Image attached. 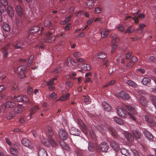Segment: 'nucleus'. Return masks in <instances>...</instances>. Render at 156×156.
I'll return each mask as SVG.
<instances>
[{"label": "nucleus", "mask_w": 156, "mask_h": 156, "mask_svg": "<svg viewBox=\"0 0 156 156\" xmlns=\"http://www.w3.org/2000/svg\"><path fill=\"white\" fill-rule=\"evenodd\" d=\"M110 144L111 147L114 150L118 151L119 149V146L118 144L114 141L112 140L110 142Z\"/></svg>", "instance_id": "obj_13"}, {"label": "nucleus", "mask_w": 156, "mask_h": 156, "mask_svg": "<svg viewBox=\"0 0 156 156\" xmlns=\"http://www.w3.org/2000/svg\"><path fill=\"white\" fill-rule=\"evenodd\" d=\"M100 147L102 152H106L107 151L109 148V146L107 143L105 142H103L100 144Z\"/></svg>", "instance_id": "obj_10"}, {"label": "nucleus", "mask_w": 156, "mask_h": 156, "mask_svg": "<svg viewBox=\"0 0 156 156\" xmlns=\"http://www.w3.org/2000/svg\"><path fill=\"white\" fill-rule=\"evenodd\" d=\"M73 82L67 80L65 83V87L66 89L69 90L73 86Z\"/></svg>", "instance_id": "obj_31"}, {"label": "nucleus", "mask_w": 156, "mask_h": 156, "mask_svg": "<svg viewBox=\"0 0 156 156\" xmlns=\"http://www.w3.org/2000/svg\"><path fill=\"white\" fill-rule=\"evenodd\" d=\"M144 16L145 15L144 14H140L138 16L133 17V19L134 20V22L135 23L138 24V19L139 18L142 19L144 18Z\"/></svg>", "instance_id": "obj_25"}, {"label": "nucleus", "mask_w": 156, "mask_h": 156, "mask_svg": "<svg viewBox=\"0 0 156 156\" xmlns=\"http://www.w3.org/2000/svg\"><path fill=\"white\" fill-rule=\"evenodd\" d=\"M150 98L153 102L154 105H155L154 104H156V97L153 95H151Z\"/></svg>", "instance_id": "obj_60"}, {"label": "nucleus", "mask_w": 156, "mask_h": 156, "mask_svg": "<svg viewBox=\"0 0 156 156\" xmlns=\"http://www.w3.org/2000/svg\"><path fill=\"white\" fill-rule=\"evenodd\" d=\"M102 105L104 108L105 111L109 112L111 110V106L106 101H104L102 103Z\"/></svg>", "instance_id": "obj_21"}, {"label": "nucleus", "mask_w": 156, "mask_h": 156, "mask_svg": "<svg viewBox=\"0 0 156 156\" xmlns=\"http://www.w3.org/2000/svg\"><path fill=\"white\" fill-rule=\"evenodd\" d=\"M94 0H88L87 2V5L89 9H91L94 7Z\"/></svg>", "instance_id": "obj_23"}, {"label": "nucleus", "mask_w": 156, "mask_h": 156, "mask_svg": "<svg viewBox=\"0 0 156 156\" xmlns=\"http://www.w3.org/2000/svg\"><path fill=\"white\" fill-rule=\"evenodd\" d=\"M134 136L136 139H140L141 137V134L139 133L138 131L135 130H133L132 132Z\"/></svg>", "instance_id": "obj_42"}, {"label": "nucleus", "mask_w": 156, "mask_h": 156, "mask_svg": "<svg viewBox=\"0 0 156 156\" xmlns=\"http://www.w3.org/2000/svg\"><path fill=\"white\" fill-rule=\"evenodd\" d=\"M22 101L25 102H27L29 101L28 98L27 97L24 95H22Z\"/></svg>", "instance_id": "obj_64"}, {"label": "nucleus", "mask_w": 156, "mask_h": 156, "mask_svg": "<svg viewBox=\"0 0 156 156\" xmlns=\"http://www.w3.org/2000/svg\"><path fill=\"white\" fill-rule=\"evenodd\" d=\"M97 56H99L98 58L102 59L105 58L106 57V55L103 52H101L98 53Z\"/></svg>", "instance_id": "obj_52"}, {"label": "nucleus", "mask_w": 156, "mask_h": 156, "mask_svg": "<svg viewBox=\"0 0 156 156\" xmlns=\"http://www.w3.org/2000/svg\"><path fill=\"white\" fill-rule=\"evenodd\" d=\"M69 132L71 134L77 136H79L80 133V131L75 127L71 128Z\"/></svg>", "instance_id": "obj_12"}, {"label": "nucleus", "mask_w": 156, "mask_h": 156, "mask_svg": "<svg viewBox=\"0 0 156 156\" xmlns=\"http://www.w3.org/2000/svg\"><path fill=\"white\" fill-rule=\"evenodd\" d=\"M40 29L38 26H34L32 27L30 29V33L35 34Z\"/></svg>", "instance_id": "obj_34"}, {"label": "nucleus", "mask_w": 156, "mask_h": 156, "mask_svg": "<svg viewBox=\"0 0 156 156\" xmlns=\"http://www.w3.org/2000/svg\"><path fill=\"white\" fill-rule=\"evenodd\" d=\"M62 69V66H60L55 68L53 71V73L54 74L59 73L61 72Z\"/></svg>", "instance_id": "obj_46"}, {"label": "nucleus", "mask_w": 156, "mask_h": 156, "mask_svg": "<svg viewBox=\"0 0 156 156\" xmlns=\"http://www.w3.org/2000/svg\"><path fill=\"white\" fill-rule=\"evenodd\" d=\"M22 144L24 146L32 149L34 148V145L30 141L26 138H24L22 140Z\"/></svg>", "instance_id": "obj_5"}, {"label": "nucleus", "mask_w": 156, "mask_h": 156, "mask_svg": "<svg viewBox=\"0 0 156 156\" xmlns=\"http://www.w3.org/2000/svg\"><path fill=\"white\" fill-rule=\"evenodd\" d=\"M39 109V108L38 106L37 105H35L34 107H33L30 111V115L31 116L32 115L35 113L37 110H38Z\"/></svg>", "instance_id": "obj_38"}, {"label": "nucleus", "mask_w": 156, "mask_h": 156, "mask_svg": "<svg viewBox=\"0 0 156 156\" xmlns=\"http://www.w3.org/2000/svg\"><path fill=\"white\" fill-rule=\"evenodd\" d=\"M34 56L33 55H31L29 57L28 63L27 64V66L29 67L30 66L32 63L34 59Z\"/></svg>", "instance_id": "obj_49"}, {"label": "nucleus", "mask_w": 156, "mask_h": 156, "mask_svg": "<svg viewBox=\"0 0 156 156\" xmlns=\"http://www.w3.org/2000/svg\"><path fill=\"white\" fill-rule=\"evenodd\" d=\"M110 37L112 39V43H115L119 40V38L116 36H114L113 34L110 35Z\"/></svg>", "instance_id": "obj_45"}, {"label": "nucleus", "mask_w": 156, "mask_h": 156, "mask_svg": "<svg viewBox=\"0 0 156 156\" xmlns=\"http://www.w3.org/2000/svg\"><path fill=\"white\" fill-rule=\"evenodd\" d=\"M58 76L57 75L55 76L54 78H52L51 80L49 81L48 83V85L49 86L52 85L54 84V81L57 79Z\"/></svg>", "instance_id": "obj_51"}, {"label": "nucleus", "mask_w": 156, "mask_h": 156, "mask_svg": "<svg viewBox=\"0 0 156 156\" xmlns=\"http://www.w3.org/2000/svg\"><path fill=\"white\" fill-rule=\"evenodd\" d=\"M155 58L153 56H150L148 57V60L149 62H154L156 61Z\"/></svg>", "instance_id": "obj_58"}, {"label": "nucleus", "mask_w": 156, "mask_h": 156, "mask_svg": "<svg viewBox=\"0 0 156 156\" xmlns=\"http://www.w3.org/2000/svg\"><path fill=\"white\" fill-rule=\"evenodd\" d=\"M108 130L112 136L114 138H116L117 137V133L114 128L109 127L108 128Z\"/></svg>", "instance_id": "obj_32"}, {"label": "nucleus", "mask_w": 156, "mask_h": 156, "mask_svg": "<svg viewBox=\"0 0 156 156\" xmlns=\"http://www.w3.org/2000/svg\"><path fill=\"white\" fill-rule=\"evenodd\" d=\"M45 128L46 132L48 136L49 140L48 141L46 138H44L41 141L42 143L46 146H49L50 144H51L52 147H56L57 146V144L52 137L53 135V132L51 128L49 126H46Z\"/></svg>", "instance_id": "obj_2"}, {"label": "nucleus", "mask_w": 156, "mask_h": 156, "mask_svg": "<svg viewBox=\"0 0 156 156\" xmlns=\"http://www.w3.org/2000/svg\"><path fill=\"white\" fill-rule=\"evenodd\" d=\"M126 109L129 111V112H126V110L123 108L120 107L116 108V111L119 115L121 117L125 118L129 116L133 120H135L136 119L133 114L136 115L137 112L135 108L129 105H126Z\"/></svg>", "instance_id": "obj_1"}, {"label": "nucleus", "mask_w": 156, "mask_h": 156, "mask_svg": "<svg viewBox=\"0 0 156 156\" xmlns=\"http://www.w3.org/2000/svg\"><path fill=\"white\" fill-rule=\"evenodd\" d=\"M23 107L22 105H18L14 109V112L17 114L21 113L23 109Z\"/></svg>", "instance_id": "obj_28"}, {"label": "nucleus", "mask_w": 156, "mask_h": 156, "mask_svg": "<svg viewBox=\"0 0 156 156\" xmlns=\"http://www.w3.org/2000/svg\"><path fill=\"white\" fill-rule=\"evenodd\" d=\"M1 4L4 7V8L3 9V11L4 12L6 10V6L8 4V2L7 0H0Z\"/></svg>", "instance_id": "obj_35"}, {"label": "nucleus", "mask_w": 156, "mask_h": 156, "mask_svg": "<svg viewBox=\"0 0 156 156\" xmlns=\"http://www.w3.org/2000/svg\"><path fill=\"white\" fill-rule=\"evenodd\" d=\"M117 98H120L124 100H129L130 98V96L129 94L125 91H121L120 92L117 96Z\"/></svg>", "instance_id": "obj_6"}, {"label": "nucleus", "mask_w": 156, "mask_h": 156, "mask_svg": "<svg viewBox=\"0 0 156 156\" xmlns=\"http://www.w3.org/2000/svg\"><path fill=\"white\" fill-rule=\"evenodd\" d=\"M38 156H48L46 151L44 148L40 147L38 151Z\"/></svg>", "instance_id": "obj_17"}, {"label": "nucleus", "mask_w": 156, "mask_h": 156, "mask_svg": "<svg viewBox=\"0 0 156 156\" xmlns=\"http://www.w3.org/2000/svg\"><path fill=\"white\" fill-rule=\"evenodd\" d=\"M22 95H18L17 97L14 96L13 100L15 101L20 102L22 101Z\"/></svg>", "instance_id": "obj_50"}, {"label": "nucleus", "mask_w": 156, "mask_h": 156, "mask_svg": "<svg viewBox=\"0 0 156 156\" xmlns=\"http://www.w3.org/2000/svg\"><path fill=\"white\" fill-rule=\"evenodd\" d=\"M24 45V42L23 41H18V42L15 45V48L16 49L21 48L22 46Z\"/></svg>", "instance_id": "obj_43"}, {"label": "nucleus", "mask_w": 156, "mask_h": 156, "mask_svg": "<svg viewBox=\"0 0 156 156\" xmlns=\"http://www.w3.org/2000/svg\"><path fill=\"white\" fill-rule=\"evenodd\" d=\"M68 59L69 62H70L73 66H77L78 68H80V64H78L77 62H75L74 59H72L70 57L68 58Z\"/></svg>", "instance_id": "obj_44"}, {"label": "nucleus", "mask_w": 156, "mask_h": 156, "mask_svg": "<svg viewBox=\"0 0 156 156\" xmlns=\"http://www.w3.org/2000/svg\"><path fill=\"white\" fill-rule=\"evenodd\" d=\"M7 10L9 16L11 17H12L13 16L14 14L13 10L12 7L10 6H8Z\"/></svg>", "instance_id": "obj_40"}, {"label": "nucleus", "mask_w": 156, "mask_h": 156, "mask_svg": "<svg viewBox=\"0 0 156 156\" xmlns=\"http://www.w3.org/2000/svg\"><path fill=\"white\" fill-rule=\"evenodd\" d=\"M110 31V30H108L106 29L103 30L101 32L102 38H105L106 37Z\"/></svg>", "instance_id": "obj_33"}, {"label": "nucleus", "mask_w": 156, "mask_h": 156, "mask_svg": "<svg viewBox=\"0 0 156 156\" xmlns=\"http://www.w3.org/2000/svg\"><path fill=\"white\" fill-rule=\"evenodd\" d=\"M89 133L92 138V139L94 140L95 141L96 140V135L94 132L92 130L89 131Z\"/></svg>", "instance_id": "obj_55"}, {"label": "nucleus", "mask_w": 156, "mask_h": 156, "mask_svg": "<svg viewBox=\"0 0 156 156\" xmlns=\"http://www.w3.org/2000/svg\"><path fill=\"white\" fill-rule=\"evenodd\" d=\"M44 25L45 27H48L49 28H51V31L49 32L46 34L45 40L46 42H53L55 39V37L52 34V33L55 32V30L52 29V23L49 20L45 21L44 23Z\"/></svg>", "instance_id": "obj_3"}, {"label": "nucleus", "mask_w": 156, "mask_h": 156, "mask_svg": "<svg viewBox=\"0 0 156 156\" xmlns=\"http://www.w3.org/2000/svg\"><path fill=\"white\" fill-rule=\"evenodd\" d=\"M77 122L78 124L81 128V130L86 135L87 133V129L86 126L81 119H78Z\"/></svg>", "instance_id": "obj_7"}, {"label": "nucleus", "mask_w": 156, "mask_h": 156, "mask_svg": "<svg viewBox=\"0 0 156 156\" xmlns=\"http://www.w3.org/2000/svg\"><path fill=\"white\" fill-rule=\"evenodd\" d=\"M120 151L122 154L125 156H127L129 155V153L128 152L127 150L125 148H121Z\"/></svg>", "instance_id": "obj_48"}, {"label": "nucleus", "mask_w": 156, "mask_h": 156, "mask_svg": "<svg viewBox=\"0 0 156 156\" xmlns=\"http://www.w3.org/2000/svg\"><path fill=\"white\" fill-rule=\"evenodd\" d=\"M24 20V16H19V17H16L15 20V23L16 25L22 23Z\"/></svg>", "instance_id": "obj_19"}, {"label": "nucleus", "mask_w": 156, "mask_h": 156, "mask_svg": "<svg viewBox=\"0 0 156 156\" xmlns=\"http://www.w3.org/2000/svg\"><path fill=\"white\" fill-rule=\"evenodd\" d=\"M115 80H112L110 82L107 83L105 85V87H107L109 86L112 85L115 83Z\"/></svg>", "instance_id": "obj_59"}, {"label": "nucleus", "mask_w": 156, "mask_h": 156, "mask_svg": "<svg viewBox=\"0 0 156 156\" xmlns=\"http://www.w3.org/2000/svg\"><path fill=\"white\" fill-rule=\"evenodd\" d=\"M126 84L132 87H136L137 85L133 81L131 80H128L126 82Z\"/></svg>", "instance_id": "obj_47"}, {"label": "nucleus", "mask_w": 156, "mask_h": 156, "mask_svg": "<svg viewBox=\"0 0 156 156\" xmlns=\"http://www.w3.org/2000/svg\"><path fill=\"white\" fill-rule=\"evenodd\" d=\"M10 45V44H8L2 49L3 56L4 57L6 58L8 56V52L7 50L9 49Z\"/></svg>", "instance_id": "obj_20"}, {"label": "nucleus", "mask_w": 156, "mask_h": 156, "mask_svg": "<svg viewBox=\"0 0 156 156\" xmlns=\"http://www.w3.org/2000/svg\"><path fill=\"white\" fill-rule=\"evenodd\" d=\"M151 80L148 77H144L142 80V83L144 85H148L150 84Z\"/></svg>", "instance_id": "obj_29"}, {"label": "nucleus", "mask_w": 156, "mask_h": 156, "mask_svg": "<svg viewBox=\"0 0 156 156\" xmlns=\"http://www.w3.org/2000/svg\"><path fill=\"white\" fill-rule=\"evenodd\" d=\"M69 63V61L68 58H67V60L66 62L63 63H62L60 66H62V68H65L66 69H68L69 67L68 64Z\"/></svg>", "instance_id": "obj_39"}, {"label": "nucleus", "mask_w": 156, "mask_h": 156, "mask_svg": "<svg viewBox=\"0 0 156 156\" xmlns=\"http://www.w3.org/2000/svg\"><path fill=\"white\" fill-rule=\"evenodd\" d=\"M117 48L116 44H114L112 45V50L111 52L113 53Z\"/></svg>", "instance_id": "obj_62"}, {"label": "nucleus", "mask_w": 156, "mask_h": 156, "mask_svg": "<svg viewBox=\"0 0 156 156\" xmlns=\"http://www.w3.org/2000/svg\"><path fill=\"white\" fill-rule=\"evenodd\" d=\"M14 116L13 114V112H11L7 114V119H8L10 120L13 118Z\"/></svg>", "instance_id": "obj_57"}, {"label": "nucleus", "mask_w": 156, "mask_h": 156, "mask_svg": "<svg viewBox=\"0 0 156 156\" xmlns=\"http://www.w3.org/2000/svg\"><path fill=\"white\" fill-rule=\"evenodd\" d=\"M80 67L84 71L90 70L91 69V66L89 64H80Z\"/></svg>", "instance_id": "obj_14"}, {"label": "nucleus", "mask_w": 156, "mask_h": 156, "mask_svg": "<svg viewBox=\"0 0 156 156\" xmlns=\"http://www.w3.org/2000/svg\"><path fill=\"white\" fill-rule=\"evenodd\" d=\"M70 94L69 93H67L66 95H62L58 99V100H60L62 101H65L69 98Z\"/></svg>", "instance_id": "obj_36"}, {"label": "nucleus", "mask_w": 156, "mask_h": 156, "mask_svg": "<svg viewBox=\"0 0 156 156\" xmlns=\"http://www.w3.org/2000/svg\"><path fill=\"white\" fill-rule=\"evenodd\" d=\"M144 133L145 136L147 139L151 141L153 140L154 136L151 133L146 130L144 131Z\"/></svg>", "instance_id": "obj_16"}, {"label": "nucleus", "mask_w": 156, "mask_h": 156, "mask_svg": "<svg viewBox=\"0 0 156 156\" xmlns=\"http://www.w3.org/2000/svg\"><path fill=\"white\" fill-rule=\"evenodd\" d=\"M124 134L129 141H132L133 140L134 137L130 133L127 131H125L124 132Z\"/></svg>", "instance_id": "obj_18"}, {"label": "nucleus", "mask_w": 156, "mask_h": 156, "mask_svg": "<svg viewBox=\"0 0 156 156\" xmlns=\"http://www.w3.org/2000/svg\"><path fill=\"white\" fill-rule=\"evenodd\" d=\"M74 56L76 58H78L82 55L78 51H75L73 53Z\"/></svg>", "instance_id": "obj_56"}, {"label": "nucleus", "mask_w": 156, "mask_h": 156, "mask_svg": "<svg viewBox=\"0 0 156 156\" xmlns=\"http://www.w3.org/2000/svg\"><path fill=\"white\" fill-rule=\"evenodd\" d=\"M135 65L134 63H133L131 61L129 62L128 63L127 65L126 66L127 68H132L133 66Z\"/></svg>", "instance_id": "obj_61"}, {"label": "nucleus", "mask_w": 156, "mask_h": 156, "mask_svg": "<svg viewBox=\"0 0 156 156\" xmlns=\"http://www.w3.org/2000/svg\"><path fill=\"white\" fill-rule=\"evenodd\" d=\"M3 29L7 32L9 31L10 30V26L8 24L4 23L2 25Z\"/></svg>", "instance_id": "obj_41"}, {"label": "nucleus", "mask_w": 156, "mask_h": 156, "mask_svg": "<svg viewBox=\"0 0 156 156\" xmlns=\"http://www.w3.org/2000/svg\"><path fill=\"white\" fill-rule=\"evenodd\" d=\"M26 68L23 66H20L16 68L14 67V71L18 75L20 79H23L26 77L25 73Z\"/></svg>", "instance_id": "obj_4"}, {"label": "nucleus", "mask_w": 156, "mask_h": 156, "mask_svg": "<svg viewBox=\"0 0 156 156\" xmlns=\"http://www.w3.org/2000/svg\"><path fill=\"white\" fill-rule=\"evenodd\" d=\"M145 119L147 122L152 125L154 124V121L152 118L148 115H146L145 116Z\"/></svg>", "instance_id": "obj_26"}, {"label": "nucleus", "mask_w": 156, "mask_h": 156, "mask_svg": "<svg viewBox=\"0 0 156 156\" xmlns=\"http://www.w3.org/2000/svg\"><path fill=\"white\" fill-rule=\"evenodd\" d=\"M15 9L19 16H21L24 15L22 9L20 5H16Z\"/></svg>", "instance_id": "obj_15"}, {"label": "nucleus", "mask_w": 156, "mask_h": 156, "mask_svg": "<svg viewBox=\"0 0 156 156\" xmlns=\"http://www.w3.org/2000/svg\"><path fill=\"white\" fill-rule=\"evenodd\" d=\"M60 145L64 148L65 150L67 151L69 150V146L65 143L63 140H61L59 141Z\"/></svg>", "instance_id": "obj_24"}, {"label": "nucleus", "mask_w": 156, "mask_h": 156, "mask_svg": "<svg viewBox=\"0 0 156 156\" xmlns=\"http://www.w3.org/2000/svg\"><path fill=\"white\" fill-rule=\"evenodd\" d=\"M58 134L60 137L63 140H66L68 136L67 133L62 129L59 130Z\"/></svg>", "instance_id": "obj_9"}, {"label": "nucleus", "mask_w": 156, "mask_h": 156, "mask_svg": "<svg viewBox=\"0 0 156 156\" xmlns=\"http://www.w3.org/2000/svg\"><path fill=\"white\" fill-rule=\"evenodd\" d=\"M139 102L143 107H146L147 106V101L144 97L141 96L140 98Z\"/></svg>", "instance_id": "obj_22"}, {"label": "nucleus", "mask_w": 156, "mask_h": 156, "mask_svg": "<svg viewBox=\"0 0 156 156\" xmlns=\"http://www.w3.org/2000/svg\"><path fill=\"white\" fill-rule=\"evenodd\" d=\"M113 118L114 121L120 125H122L123 124L122 120L119 118L115 116Z\"/></svg>", "instance_id": "obj_37"}, {"label": "nucleus", "mask_w": 156, "mask_h": 156, "mask_svg": "<svg viewBox=\"0 0 156 156\" xmlns=\"http://www.w3.org/2000/svg\"><path fill=\"white\" fill-rule=\"evenodd\" d=\"M9 151L10 153L13 155H16L17 154L18 152L16 149L11 147L9 148Z\"/></svg>", "instance_id": "obj_53"}, {"label": "nucleus", "mask_w": 156, "mask_h": 156, "mask_svg": "<svg viewBox=\"0 0 156 156\" xmlns=\"http://www.w3.org/2000/svg\"><path fill=\"white\" fill-rule=\"evenodd\" d=\"M134 28L133 27H129L127 28L126 30L125 31V33H131L134 30Z\"/></svg>", "instance_id": "obj_54"}, {"label": "nucleus", "mask_w": 156, "mask_h": 156, "mask_svg": "<svg viewBox=\"0 0 156 156\" xmlns=\"http://www.w3.org/2000/svg\"><path fill=\"white\" fill-rule=\"evenodd\" d=\"M88 150L90 151H93L95 149V145L90 141L88 142Z\"/></svg>", "instance_id": "obj_30"}, {"label": "nucleus", "mask_w": 156, "mask_h": 156, "mask_svg": "<svg viewBox=\"0 0 156 156\" xmlns=\"http://www.w3.org/2000/svg\"><path fill=\"white\" fill-rule=\"evenodd\" d=\"M16 105V104L13 102L12 101H8L6 102L5 105H2V108L3 109V112L7 108H13Z\"/></svg>", "instance_id": "obj_8"}, {"label": "nucleus", "mask_w": 156, "mask_h": 156, "mask_svg": "<svg viewBox=\"0 0 156 156\" xmlns=\"http://www.w3.org/2000/svg\"><path fill=\"white\" fill-rule=\"evenodd\" d=\"M106 127L105 126H104L103 125H98L97 126L96 128L100 131L101 133L103 134V133H104V131L105 129H106Z\"/></svg>", "instance_id": "obj_27"}, {"label": "nucleus", "mask_w": 156, "mask_h": 156, "mask_svg": "<svg viewBox=\"0 0 156 156\" xmlns=\"http://www.w3.org/2000/svg\"><path fill=\"white\" fill-rule=\"evenodd\" d=\"M74 152L76 155L78 156H83L86 155L87 153V152L77 147L75 148Z\"/></svg>", "instance_id": "obj_11"}, {"label": "nucleus", "mask_w": 156, "mask_h": 156, "mask_svg": "<svg viewBox=\"0 0 156 156\" xmlns=\"http://www.w3.org/2000/svg\"><path fill=\"white\" fill-rule=\"evenodd\" d=\"M145 26L146 25L143 23H140L139 25L140 28L138 30V31L139 32V30H142Z\"/></svg>", "instance_id": "obj_63"}]
</instances>
